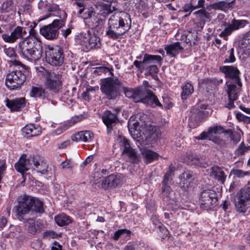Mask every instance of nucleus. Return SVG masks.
<instances>
[{
  "instance_id": "obj_1",
  "label": "nucleus",
  "mask_w": 250,
  "mask_h": 250,
  "mask_svg": "<svg viewBox=\"0 0 250 250\" xmlns=\"http://www.w3.org/2000/svg\"><path fill=\"white\" fill-rule=\"evenodd\" d=\"M107 25L105 36L112 40L120 38L131 28L130 15L125 11L116 12L110 17Z\"/></svg>"
},
{
  "instance_id": "obj_2",
  "label": "nucleus",
  "mask_w": 250,
  "mask_h": 250,
  "mask_svg": "<svg viewBox=\"0 0 250 250\" xmlns=\"http://www.w3.org/2000/svg\"><path fill=\"white\" fill-rule=\"evenodd\" d=\"M17 50L21 56L31 62H36L42 57V42L32 38L21 41Z\"/></svg>"
},
{
  "instance_id": "obj_3",
  "label": "nucleus",
  "mask_w": 250,
  "mask_h": 250,
  "mask_svg": "<svg viewBox=\"0 0 250 250\" xmlns=\"http://www.w3.org/2000/svg\"><path fill=\"white\" fill-rule=\"evenodd\" d=\"M43 203L36 197L24 195L18 201V205L14 208L16 215L20 220H24L23 215L30 211L36 213H43L44 212Z\"/></svg>"
},
{
  "instance_id": "obj_4",
  "label": "nucleus",
  "mask_w": 250,
  "mask_h": 250,
  "mask_svg": "<svg viewBox=\"0 0 250 250\" xmlns=\"http://www.w3.org/2000/svg\"><path fill=\"white\" fill-rule=\"evenodd\" d=\"M59 15V19H55L51 23L40 28V34L48 40L57 39L59 36V29L65 25L67 14L62 10L60 11Z\"/></svg>"
},
{
  "instance_id": "obj_5",
  "label": "nucleus",
  "mask_w": 250,
  "mask_h": 250,
  "mask_svg": "<svg viewBox=\"0 0 250 250\" xmlns=\"http://www.w3.org/2000/svg\"><path fill=\"white\" fill-rule=\"evenodd\" d=\"M122 85L119 79L107 78L101 83L100 90L107 99L115 100L120 95Z\"/></svg>"
},
{
  "instance_id": "obj_6",
  "label": "nucleus",
  "mask_w": 250,
  "mask_h": 250,
  "mask_svg": "<svg viewBox=\"0 0 250 250\" xmlns=\"http://www.w3.org/2000/svg\"><path fill=\"white\" fill-rule=\"evenodd\" d=\"M174 171V167L170 165L168 170L165 174L162 181V196L164 201L167 202L168 205L173 204V203L176 201L174 192L169 185L172 180V176Z\"/></svg>"
},
{
  "instance_id": "obj_7",
  "label": "nucleus",
  "mask_w": 250,
  "mask_h": 250,
  "mask_svg": "<svg viewBox=\"0 0 250 250\" xmlns=\"http://www.w3.org/2000/svg\"><path fill=\"white\" fill-rule=\"evenodd\" d=\"M42 68L45 70L44 85L45 88L55 93L59 92L62 88V79L61 73L59 71H55Z\"/></svg>"
},
{
  "instance_id": "obj_8",
  "label": "nucleus",
  "mask_w": 250,
  "mask_h": 250,
  "mask_svg": "<svg viewBox=\"0 0 250 250\" xmlns=\"http://www.w3.org/2000/svg\"><path fill=\"white\" fill-rule=\"evenodd\" d=\"M220 71L223 73L229 80L226 83L227 88L231 86L233 88L241 89L242 84L239 77L240 71L233 65H225L220 67Z\"/></svg>"
},
{
  "instance_id": "obj_9",
  "label": "nucleus",
  "mask_w": 250,
  "mask_h": 250,
  "mask_svg": "<svg viewBox=\"0 0 250 250\" xmlns=\"http://www.w3.org/2000/svg\"><path fill=\"white\" fill-rule=\"evenodd\" d=\"M224 132V128L221 126L215 125L208 128L207 131L202 132L198 136L195 138L198 140H209L223 146L225 141L217 136V135Z\"/></svg>"
},
{
  "instance_id": "obj_10",
  "label": "nucleus",
  "mask_w": 250,
  "mask_h": 250,
  "mask_svg": "<svg viewBox=\"0 0 250 250\" xmlns=\"http://www.w3.org/2000/svg\"><path fill=\"white\" fill-rule=\"evenodd\" d=\"M200 208L207 210L216 206L218 202V194L213 189H206L202 191L199 197Z\"/></svg>"
},
{
  "instance_id": "obj_11",
  "label": "nucleus",
  "mask_w": 250,
  "mask_h": 250,
  "mask_svg": "<svg viewBox=\"0 0 250 250\" xmlns=\"http://www.w3.org/2000/svg\"><path fill=\"white\" fill-rule=\"evenodd\" d=\"M250 199V181L237 193L234 204L236 211L245 213L247 210V201Z\"/></svg>"
},
{
  "instance_id": "obj_12",
  "label": "nucleus",
  "mask_w": 250,
  "mask_h": 250,
  "mask_svg": "<svg viewBox=\"0 0 250 250\" xmlns=\"http://www.w3.org/2000/svg\"><path fill=\"white\" fill-rule=\"evenodd\" d=\"M250 22L246 20H237L233 19L230 23H227L226 21H223L222 25L226 28L220 33L219 36L224 39H227L233 32L241 28H244Z\"/></svg>"
},
{
  "instance_id": "obj_13",
  "label": "nucleus",
  "mask_w": 250,
  "mask_h": 250,
  "mask_svg": "<svg viewBox=\"0 0 250 250\" xmlns=\"http://www.w3.org/2000/svg\"><path fill=\"white\" fill-rule=\"evenodd\" d=\"M26 80V76L20 70H15L7 74L5 85L11 90L21 87Z\"/></svg>"
},
{
  "instance_id": "obj_14",
  "label": "nucleus",
  "mask_w": 250,
  "mask_h": 250,
  "mask_svg": "<svg viewBox=\"0 0 250 250\" xmlns=\"http://www.w3.org/2000/svg\"><path fill=\"white\" fill-rule=\"evenodd\" d=\"M46 56L48 62L54 66H61L64 62L63 49L58 45L49 46L46 51Z\"/></svg>"
},
{
  "instance_id": "obj_15",
  "label": "nucleus",
  "mask_w": 250,
  "mask_h": 250,
  "mask_svg": "<svg viewBox=\"0 0 250 250\" xmlns=\"http://www.w3.org/2000/svg\"><path fill=\"white\" fill-rule=\"evenodd\" d=\"M122 147L123 148L122 154L126 161L131 163H136L139 161V157L136 150L130 145V141L124 138L121 141Z\"/></svg>"
},
{
  "instance_id": "obj_16",
  "label": "nucleus",
  "mask_w": 250,
  "mask_h": 250,
  "mask_svg": "<svg viewBox=\"0 0 250 250\" xmlns=\"http://www.w3.org/2000/svg\"><path fill=\"white\" fill-rule=\"evenodd\" d=\"M120 111V109L116 108L112 111L106 110L102 116L103 123L107 128V133L109 134L113 130V127L118 121V113Z\"/></svg>"
},
{
  "instance_id": "obj_17",
  "label": "nucleus",
  "mask_w": 250,
  "mask_h": 250,
  "mask_svg": "<svg viewBox=\"0 0 250 250\" xmlns=\"http://www.w3.org/2000/svg\"><path fill=\"white\" fill-rule=\"evenodd\" d=\"M32 162L34 166L33 171L35 173H41L48 177H51L52 175V168L44 162L40 157L38 156H34Z\"/></svg>"
},
{
  "instance_id": "obj_18",
  "label": "nucleus",
  "mask_w": 250,
  "mask_h": 250,
  "mask_svg": "<svg viewBox=\"0 0 250 250\" xmlns=\"http://www.w3.org/2000/svg\"><path fill=\"white\" fill-rule=\"evenodd\" d=\"M30 96L32 97L40 98L44 103L51 101L53 105L57 104V102L51 100V97L48 91L42 86H33L30 91Z\"/></svg>"
},
{
  "instance_id": "obj_19",
  "label": "nucleus",
  "mask_w": 250,
  "mask_h": 250,
  "mask_svg": "<svg viewBox=\"0 0 250 250\" xmlns=\"http://www.w3.org/2000/svg\"><path fill=\"white\" fill-rule=\"evenodd\" d=\"M240 90L241 89H239V88H233L231 86L227 88L226 91L228 98L225 101V107L229 110L235 107L234 102L238 99Z\"/></svg>"
},
{
  "instance_id": "obj_20",
  "label": "nucleus",
  "mask_w": 250,
  "mask_h": 250,
  "mask_svg": "<svg viewBox=\"0 0 250 250\" xmlns=\"http://www.w3.org/2000/svg\"><path fill=\"white\" fill-rule=\"evenodd\" d=\"M163 58L157 55H151L147 53L145 54L143 59L142 61L135 60L133 62V64L135 66H137L138 64L143 65H151L157 63L161 66L163 62Z\"/></svg>"
},
{
  "instance_id": "obj_21",
  "label": "nucleus",
  "mask_w": 250,
  "mask_h": 250,
  "mask_svg": "<svg viewBox=\"0 0 250 250\" xmlns=\"http://www.w3.org/2000/svg\"><path fill=\"white\" fill-rule=\"evenodd\" d=\"M29 160L26 159V155L25 154H22L18 162L15 164V168L16 170L21 173L24 181L26 180V177L29 175V173H27V171L29 170Z\"/></svg>"
},
{
  "instance_id": "obj_22",
  "label": "nucleus",
  "mask_w": 250,
  "mask_h": 250,
  "mask_svg": "<svg viewBox=\"0 0 250 250\" xmlns=\"http://www.w3.org/2000/svg\"><path fill=\"white\" fill-rule=\"evenodd\" d=\"M4 102L6 106L11 111H18L25 106L26 101L24 98H15L13 100L6 99Z\"/></svg>"
},
{
  "instance_id": "obj_23",
  "label": "nucleus",
  "mask_w": 250,
  "mask_h": 250,
  "mask_svg": "<svg viewBox=\"0 0 250 250\" xmlns=\"http://www.w3.org/2000/svg\"><path fill=\"white\" fill-rule=\"evenodd\" d=\"M196 113L201 119H204L210 116L212 110L211 109L207 102L199 101L196 105Z\"/></svg>"
},
{
  "instance_id": "obj_24",
  "label": "nucleus",
  "mask_w": 250,
  "mask_h": 250,
  "mask_svg": "<svg viewBox=\"0 0 250 250\" xmlns=\"http://www.w3.org/2000/svg\"><path fill=\"white\" fill-rule=\"evenodd\" d=\"M235 0H232L229 2L228 0H222L214 2L207 6L208 11H210L211 8L215 10H221L227 12L228 10L232 7Z\"/></svg>"
},
{
  "instance_id": "obj_25",
  "label": "nucleus",
  "mask_w": 250,
  "mask_h": 250,
  "mask_svg": "<svg viewBox=\"0 0 250 250\" xmlns=\"http://www.w3.org/2000/svg\"><path fill=\"white\" fill-rule=\"evenodd\" d=\"M143 103L152 107L158 106L163 108V105L157 96L150 89H147L145 97L143 100Z\"/></svg>"
},
{
  "instance_id": "obj_26",
  "label": "nucleus",
  "mask_w": 250,
  "mask_h": 250,
  "mask_svg": "<svg viewBox=\"0 0 250 250\" xmlns=\"http://www.w3.org/2000/svg\"><path fill=\"white\" fill-rule=\"evenodd\" d=\"M164 49L167 56L171 58H175L177 55L183 51L184 48L180 42H176L165 45Z\"/></svg>"
},
{
  "instance_id": "obj_27",
  "label": "nucleus",
  "mask_w": 250,
  "mask_h": 250,
  "mask_svg": "<svg viewBox=\"0 0 250 250\" xmlns=\"http://www.w3.org/2000/svg\"><path fill=\"white\" fill-rule=\"evenodd\" d=\"M180 185L184 191H187L194 180V176L190 171H185L180 177Z\"/></svg>"
},
{
  "instance_id": "obj_28",
  "label": "nucleus",
  "mask_w": 250,
  "mask_h": 250,
  "mask_svg": "<svg viewBox=\"0 0 250 250\" xmlns=\"http://www.w3.org/2000/svg\"><path fill=\"white\" fill-rule=\"evenodd\" d=\"M21 131L24 137L29 138L40 135L42 131L40 126L30 124L23 127Z\"/></svg>"
},
{
  "instance_id": "obj_29",
  "label": "nucleus",
  "mask_w": 250,
  "mask_h": 250,
  "mask_svg": "<svg viewBox=\"0 0 250 250\" xmlns=\"http://www.w3.org/2000/svg\"><path fill=\"white\" fill-rule=\"evenodd\" d=\"M121 183V180L116 175L111 174L105 177L102 182V187L104 189L114 188Z\"/></svg>"
},
{
  "instance_id": "obj_30",
  "label": "nucleus",
  "mask_w": 250,
  "mask_h": 250,
  "mask_svg": "<svg viewBox=\"0 0 250 250\" xmlns=\"http://www.w3.org/2000/svg\"><path fill=\"white\" fill-rule=\"evenodd\" d=\"M94 138V134L90 130H84L78 132L72 136L71 139L73 141H83L88 142L92 141Z\"/></svg>"
},
{
  "instance_id": "obj_31",
  "label": "nucleus",
  "mask_w": 250,
  "mask_h": 250,
  "mask_svg": "<svg viewBox=\"0 0 250 250\" xmlns=\"http://www.w3.org/2000/svg\"><path fill=\"white\" fill-rule=\"evenodd\" d=\"M84 23L88 28L98 32L102 28L104 21L95 14L87 21H85Z\"/></svg>"
},
{
  "instance_id": "obj_32",
  "label": "nucleus",
  "mask_w": 250,
  "mask_h": 250,
  "mask_svg": "<svg viewBox=\"0 0 250 250\" xmlns=\"http://www.w3.org/2000/svg\"><path fill=\"white\" fill-rule=\"evenodd\" d=\"M90 30L87 31L86 32H82L79 34L75 36V40L77 44L80 45L83 47V49L87 50L88 47V42L90 38Z\"/></svg>"
},
{
  "instance_id": "obj_33",
  "label": "nucleus",
  "mask_w": 250,
  "mask_h": 250,
  "mask_svg": "<svg viewBox=\"0 0 250 250\" xmlns=\"http://www.w3.org/2000/svg\"><path fill=\"white\" fill-rule=\"evenodd\" d=\"M210 176L224 184L227 175L222 167L218 166L212 167L210 169Z\"/></svg>"
},
{
  "instance_id": "obj_34",
  "label": "nucleus",
  "mask_w": 250,
  "mask_h": 250,
  "mask_svg": "<svg viewBox=\"0 0 250 250\" xmlns=\"http://www.w3.org/2000/svg\"><path fill=\"white\" fill-rule=\"evenodd\" d=\"M135 67L141 72H143L144 70L146 71L154 79L158 78L156 74L159 72V68L156 65L138 64V66H135Z\"/></svg>"
},
{
  "instance_id": "obj_35",
  "label": "nucleus",
  "mask_w": 250,
  "mask_h": 250,
  "mask_svg": "<svg viewBox=\"0 0 250 250\" xmlns=\"http://www.w3.org/2000/svg\"><path fill=\"white\" fill-rule=\"evenodd\" d=\"M148 88L144 86L133 88V100L136 103H143V100L145 97Z\"/></svg>"
},
{
  "instance_id": "obj_36",
  "label": "nucleus",
  "mask_w": 250,
  "mask_h": 250,
  "mask_svg": "<svg viewBox=\"0 0 250 250\" xmlns=\"http://www.w3.org/2000/svg\"><path fill=\"white\" fill-rule=\"evenodd\" d=\"M56 224L61 227L68 225L72 222L73 219L65 213H61L55 216Z\"/></svg>"
},
{
  "instance_id": "obj_37",
  "label": "nucleus",
  "mask_w": 250,
  "mask_h": 250,
  "mask_svg": "<svg viewBox=\"0 0 250 250\" xmlns=\"http://www.w3.org/2000/svg\"><path fill=\"white\" fill-rule=\"evenodd\" d=\"M142 154L145 162L147 163H150L157 160L159 156L156 152L146 148L142 150Z\"/></svg>"
},
{
  "instance_id": "obj_38",
  "label": "nucleus",
  "mask_w": 250,
  "mask_h": 250,
  "mask_svg": "<svg viewBox=\"0 0 250 250\" xmlns=\"http://www.w3.org/2000/svg\"><path fill=\"white\" fill-rule=\"evenodd\" d=\"M84 118V116L82 114L72 117L62 126L61 127V130L58 134L62 133L63 131L68 129L70 126L73 125L79 122L82 121Z\"/></svg>"
},
{
  "instance_id": "obj_39",
  "label": "nucleus",
  "mask_w": 250,
  "mask_h": 250,
  "mask_svg": "<svg viewBox=\"0 0 250 250\" xmlns=\"http://www.w3.org/2000/svg\"><path fill=\"white\" fill-rule=\"evenodd\" d=\"M101 43L100 38L97 37L95 34L90 33V38L88 42V47L87 50L88 51L93 49H97L101 47Z\"/></svg>"
},
{
  "instance_id": "obj_40",
  "label": "nucleus",
  "mask_w": 250,
  "mask_h": 250,
  "mask_svg": "<svg viewBox=\"0 0 250 250\" xmlns=\"http://www.w3.org/2000/svg\"><path fill=\"white\" fill-rule=\"evenodd\" d=\"M135 8L137 12L146 18L149 16L148 12V7L147 4L143 0H140L135 3Z\"/></svg>"
},
{
  "instance_id": "obj_41",
  "label": "nucleus",
  "mask_w": 250,
  "mask_h": 250,
  "mask_svg": "<svg viewBox=\"0 0 250 250\" xmlns=\"http://www.w3.org/2000/svg\"><path fill=\"white\" fill-rule=\"evenodd\" d=\"M207 9H200L193 13L196 18L201 22H205L209 20L210 14L207 10Z\"/></svg>"
},
{
  "instance_id": "obj_42",
  "label": "nucleus",
  "mask_w": 250,
  "mask_h": 250,
  "mask_svg": "<svg viewBox=\"0 0 250 250\" xmlns=\"http://www.w3.org/2000/svg\"><path fill=\"white\" fill-rule=\"evenodd\" d=\"M182 91L181 96L183 100H187L194 91V88L192 84L190 83H186L182 87Z\"/></svg>"
},
{
  "instance_id": "obj_43",
  "label": "nucleus",
  "mask_w": 250,
  "mask_h": 250,
  "mask_svg": "<svg viewBox=\"0 0 250 250\" xmlns=\"http://www.w3.org/2000/svg\"><path fill=\"white\" fill-rule=\"evenodd\" d=\"M240 44L244 51L250 53V30L244 34L240 41Z\"/></svg>"
},
{
  "instance_id": "obj_44",
  "label": "nucleus",
  "mask_w": 250,
  "mask_h": 250,
  "mask_svg": "<svg viewBox=\"0 0 250 250\" xmlns=\"http://www.w3.org/2000/svg\"><path fill=\"white\" fill-rule=\"evenodd\" d=\"M186 161L190 165L199 166L201 165L200 156L192 152H190L187 155Z\"/></svg>"
},
{
  "instance_id": "obj_45",
  "label": "nucleus",
  "mask_w": 250,
  "mask_h": 250,
  "mask_svg": "<svg viewBox=\"0 0 250 250\" xmlns=\"http://www.w3.org/2000/svg\"><path fill=\"white\" fill-rule=\"evenodd\" d=\"M90 236L94 239L95 243H101L100 240L104 239L105 233L102 230H93L90 231Z\"/></svg>"
},
{
  "instance_id": "obj_46",
  "label": "nucleus",
  "mask_w": 250,
  "mask_h": 250,
  "mask_svg": "<svg viewBox=\"0 0 250 250\" xmlns=\"http://www.w3.org/2000/svg\"><path fill=\"white\" fill-rule=\"evenodd\" d=\"M22 221L27 223L26 226H27L28 232L31 234L35 235L37 232L35 224V220L32 218H26L24 219V220Z\"/></svg>"
},
{
  "instance_id": "obj_47",
  "label": "nucleus",
  "mask_w": 250,
  "mask_h": 250,
  "mask_svg": "<svg viewBox=\"0 0 250 250\" xmlns=\"http://www.w3.org/2000/svg\"><path fill=\"white\" fill-rule=\"evenodd\" d=\"M250 150V146H246L244 142L241 143L234 151L235 157L243 156Z\"/></svg>"
},
{
  "instance_id": "obj_48",
  "label": "nucleus",
  "mask_w": 250,
  "mask_h": 250,
  "mask_svg": "<svg viewBox=\"0 0 250 250\" xmlns=\"http://www.w3.org/2000/svg\"><path fill=\"white\" fill-rule=\"evenodd\" d=\"M62 236L61 233H58L53 230H45L42 233V238L46 240H50L51 239H59Z\"/></svg>"
},
{
  "instance_id": "obj_49",
  "label": "nucleus",
  "mask_w": 250,
  "mask_h": 250,
  "mask_svg": "<svg viewBox=\"0 0 250 250\" xmlns=\"http://www.w3.org/2000/svg\"><path fill=\"white\" fill-rule=\"evenodd\" d=\"M96 14L94 10L92 8H85V10L83 12L82 14H78L83 19L84 22L87 21L89 20L93 16Z\"/></svg>"
},
{
  "instance_id": "obj_50",
  "label": "nucleus",
  "mask_w": 250,
  "mask_h": 250,
  "mask_svg": "<svg viewBox=\"0 0 250 250\" xmlns=\"http://www.w3.org/2000/svg\"><path fill=\"white\" fill-rule=\"evenodd\" d=\"M116 8L112 6L111 4H106L103 6V8L101 12V15L104 17H106L109 14H111L113 11L116 10Z\"/></svg>"
},
{
  "instance_id": "obj_51",
  "label": "nucleus",
  "mask_w": 250,
  "mask_h": 250,
  "mask_svg": "<svg viewBox=\"0 0 250 250\" xmlns=\"http://www.w3.org/2000/svg\"><path fill=\"white\" fill-rule=\"evenodd\" d=\"M195 10L192 0H189L182 7V11L185 13H188L185 16H188L191 12Z\"/></svg>"
},
{
  "instance_id": "obj_52",
  "label": "nucleus",
  "mask_w": 250,
  "mask_h": 250,
  "mask_svg": "<svg viewBox=\"0 0 250 250\" xmlns=\"http://www.w3.org/2000/svg\"><path fill=\"white\" fill-rule=\"evenodd\" d=\"M73 5L78 9L77 14H82L85 10V0H75Z\"/></svg>"
},
{
  "instance_id": "obj_53",
  "label": "nucleus",
  "mask_w": 250,
  "mask_h": 250,
  "mask_svg": "<svg viewBox=\"0 0 250 250\" xmlns=\"http://www.w3.org/2000/svg\"><path fill=\"white\" fill-rule=\"evenodd\" d=\"M149 138L153 140L159 138L160 134L159 129L155 126H150L149 128Z\"/></svg>"
},
{
  "instance_id": "obj_54",
  "label": "nucleus",
  "mask_w": 250,
  "mask_h": 250,
  "mask_svg": "<svg viewBox=\"0 0 250 250\" xmlns=\"http://www.w3.org/2000/svg\"><path fill=\"white\" fill-rule=\"evenodd\" d=\"M14 0H6L3 2L1 9L5 12H9L14 8Z\"/></svg>"
},
{
  "instance_id": "obj_55",
  "label": "nucleus",
  "mask_w": 250,
  "mask_h": 250,
  "mask_svg": "<svg viewBox=\"0 0 250 250\" xmlns=\"http://www.w3.org/2000/svg\"><path fill=\"white\" fill-rule=\"evenodd\" d=\"M139 124L136 121L135 122H133L131 119H130L128 122V128L131 134H134V135L136 133V132H138V127Z\"/></svg>"
},
{
  "instance_id": "obj_56",
  "label": "nucleus",
  "mask_w": 250,
  "mask_h": 250,
  "mask_svg": "<svg viewBox=\"0 0 250 250\" xmlns=\"http://www.w3.org/2000/svg\"><path fill=\"white\" fill-rule=\"evenodd\" d=\"M126 233L127 234H129V230L127 229H120L116 231L114 234L112 236V239L115 241H117L120 238H122V234Z\"/></svg>"
},
{
  "instance_id": "obj_57",
  "label": "nucleus",
  "mask_w": 250,
  "mask_h": 250,
  "mask_svg": "<svg viewBox=\"0 0 250 250\" xmlns=\"http://www.w3.org/2000/svg\"><path fill=\"white\" fill-rule=\"evenodd\" d=\"M229 56L226 57L224 62L225 63H233L235 60V57L234 56V49L233 48H231L230 50L228 51Z\"/></svg>"
},
{
  "instance_id": "obj_58",
  "label": "nucleus",
  "mask_w": 250,
  "mask_h": 250,
  "mask_svg": "<svg viewBox=\"0 0 250 250\" xmlns=\"http://www.w3.org/2000/svg\"><path fill=\"white\" fill-rule=\"evenodd\" d=\"M71 23L72 21L67 25L66 29H62L61 30V34L65 38H66V37L71 33L72 30L74 29V26Z\"/></svg>"
},
{
  "instance_id": "obj_59",
  "label": "nucleus",
  "mask_w": 250,
  "mask_h": 250,
  "mask_svg": "<svg viewBox=\"0 0 250 250\" xmlns=\"http://www.w3.org/2000/svg\"><path fill=\"white\" fill-rule=\"evenodd\" d=\"M21 27L18 26L11 32L15 41H16L18 39L22 38L21 36Z\"/></svg>"
},
{
  "instance_id": "obj_60",
  "label": "nucleus",
  "mask_w": 250,
  "mask_h": 250,
  "mask_svg": "<svg viewBox=\"0 0 250 250\" xmlns=\"http://www.w3.org/2000/svg\"><path fill=\"white\" fill-rule=\"evenodd\" d=\"M195 9H205V0H192Z\"/></svg>"
},
{
  "instance_id": "obj_61",
  "label": "nucleus",
  "mask_w": 250,
  "mask_h": 250,
  "mask_svg": "<svg viewBox=\"0 0 250 250\" xmlns=\"http://www.w3.org/2000/svg\"><path fill=\"white\" fill-rule=\"evenodd\" d=\"M236 118L239 121L250 122V118L240 112L235 111Z\"/></svg>"
},
{
  "instance_id": "obj_62",
  "label": "nucleus",
  "mask_w": 250,
  "mask_h": 250,
  "mask_svg": "<svg viewBox=\"0 0 250 250\" xmlns=\"http://www.w3.org/2000/svg\"><path fill=\"white\" fill-rule=\"evenodd\" d=\"M3 51L5 54L9 58L14 57L16 55L15 50L13 47L6 48L5 46H4Z\"/></svg>"
},
{
  "instance_id": "obj_63",
  "label": "nucleus",
  "mask_w": 250,
  "mask_h": 250,
  "mask_svg": "<svg viewBox=\"0 0 250 250\" xmlns=\"http://www.w3.org/2000/svg\"><path fill=\"white\" fill-rule=\"evenodd\" d=\"M1 37L3 41L6 42L13 43L16 41L12 33H11L10 35L8 34H3L1 35Z\"/></svg>"
},
{
  "instance_id": "obj_64",
  "label": "nucleus",
  "mask_w": 250,
  "mask_h": 250,
  "mask_svg": "<svg viewBox=\"0 0 250 250\" xmlns=\"http://www.w3.org/2000/svg\"><path fill=\"white\" fill-rule=\"evenodd\" d=\"M160 232H161V237L164 239L165 237H167L169 234V231L168 229L163 225H160L158 227Z\"/></svg>"
}]
</instances>
